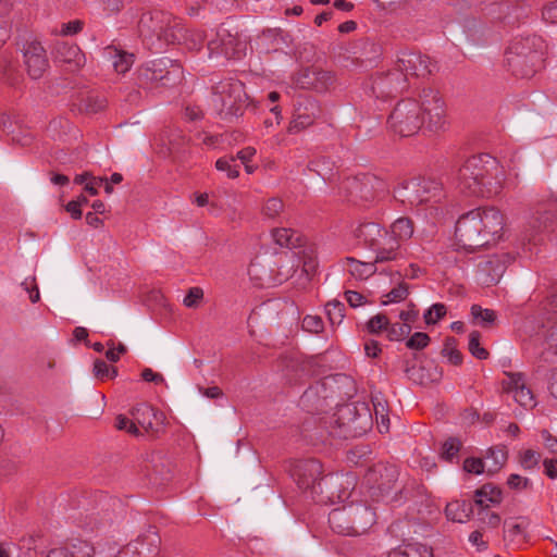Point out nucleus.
<instances>
[{
    "instance_id": "58836bf2",
    "label": "nucleus",
    "mask_w": 557,
    "mask_h": 557,
    "mask_svg": "<svg viewBox=\"0 0 557 557\" xmlns=\"http://www.w3.org/2000/svg\"><path fill=\"white\" fill-rule=\"evenodd\" d=\"M215 169L220 172H225L228 178H236L239 175V165L233 156L219 158L215 161Z\"/></svg>"
},
{
    "instance_id": "774afa93",
    "label": "nucleus",
    "mask_w": 557,
    "mask_h": 557,
    "mask_svg": "<svg viewBox=\"0 0 557 557\" xmlns=\"http://www.w3.org/2000/svg\"><path fill=\"white\" fill-rule=\"evenodd\" d=\"M542 16L546 22L557 24V0H552L543 7Z\"/></svg>"
},
{
    "instance_id": "052dcab7",
    "label": "nucleus",
    "mask_w": 557,
    "mask_h": 557,
    "mask_svg": "<svg viewBox=\"0 0 557 557\" xmlns=\"http://www.w3.org/2000/svg\"><path fill=\"white\" fill-rule=\"evenodd\" d=\"M115 428L121 431H126L132 435H138L139 430L134 419H128L123 414H119L115 419Z\"/></svg>"
},
{
    "instance_id": "5701e85b",
    "label": "nucleus",
    "mask_w": 557,
    "mask_h": 557,
    "mask_svg": "<svg viewBox=\"0 0 557 557\" xmlns=\"http://www.w3.org/2000/svg\"><path fill=\"white\" fill-rule=\"evenodd\" d=\"M371 250L375 255L374 263L396 261L403 257L401 246L388 231L385 232V235L379 239Z\"/></svg>"
},
{
    "instance_id": "f257e3e1",
    "label": "nucleus",
    "mask_w": 557,
    "mask_h": 557,
    "mask_svg": "<svg viewBox=\"0 0 557 557\" xmlns=\"http://www.w3.org/2000/svg\"><path fill=\"white\" fill-rule=\"evenodd\" d=\"M504 225V215L498 209L494 207L473 209L457 220L456 244L466 251H474L476 248L499 240Z\"/></svg>"
},
{
    "instance_id": "a211bd4d",
    "label": "nucleus",
    "mask_w": 557,
    "mask_h": 557,
    "mask_svg": "<svg viewBox=\"0 0 557 557\" xmlns=\"http://www.w3.org/2000/svg\"><path fill=\"white\" fill-rule=\"evenodd\" d=\"M555 210L548 211H537L528 222V226L525 228L524 237L529 240V243L540 242L536 237L544 233H549L554 231L555 224L557 223V194L553 196L552 200Z\"/></svg>"
},
{
    "instance_id": "37998d69",
    "label": "nucleus",
    "mask_w": 557,
    "mask_h": 557,
    "mask_svg": "<svg viewBox=\"0 0 557 557\" xmlns=\"http://www.w3.org/2000/svg\"><path fill=\"white\" fill-rule=\"evenodd\" d=\"M481 334L473 331L469 334V351L471 355L480 360H485L488 357V351L480 344Z\"/></svg>"
},
{
    "instance_id": "a19ab883",
    "label": "nucleus",
    "mask_w": 557,
    "mask_h": 557,
    "mask_svg": "<svg viewBox=\"0 0 557 557\" xmlns=\"http://www.w3.org/2000/svg\"><path fill=\"white\" fill-rule=\"evenodd\" d=\"M284 209V203L280 198H269L262 206L261 213L265 219L277 218Z\"/></svg>"
},
{
    "instance_id": "c85d7f7f",
    "label": "nucleus",
    "mask_w": 557,
    "mask_h": 557,
    "mask_svg": "<svg viewBox=\"0 0 557 557\" xmlns=\"http://www.w3.org/2000/svg\"><path fill=\"white\" fill-rule=\"evenodd\" d=\"M473 513L472 505L466 500H454L446 505V518L453 522L465 523Z\"/></svg>"
},
{
    "instance_id": "0e129e2a",
    "label": "nucleus",
    "mask_w": 557,
    "mask_h": 557,
    "mask_svg": "<svg viewBox=\"0 0 557 557\" xmlns=\"http://www.w3.org/2000/svg\"><path fill=\"white\" fill-rule=\"evenodd\" d=\"M202 297L203 290L200 287H191L189 288L183 302L187 308H194L197 307L198 302L202 299Z\"/></svg>"
},
{
    "instance_id": "f8f14e48",
    "label": "nucleus",
    "mask_w": 557,
    "mask_h": 557,
    "mask_svg": "<svg viewBox=\"0 0 557 557\" xmlns=\"http://www.w3.org/2000/svg\"><path fill=\"white\" fill-rule=\"evenodd\" d=\"M245 49V42L223 26L216 29L214 37L208 42L210 58L240 59Z\"/></svg>"
},
{
    "instance_id": "c9c22d12",
    "label": "nucleus",
    "mask_w": 557,
    "mask_h": 557,
    "mask_svg": "<svg viewBox=\"0 0 557 557\" xmlns=\"http://www.w3.org/2000/svg\"><path fill=\"white\" fill-rule=\"evenodd\" d=\"M376 263L373 262H360L355 259H348V271L349 273L359 280H364L373 275L376 271Z\"/></svg>"
},
{
    "instance_id": "dca6fc26",
    "label": "nucleus",
    "mask_w": 557,
    "mask_h": 557,
    "mask_svg": "<svg viewBox=\"0 0 557 557\" xmlns=\"http://www.w3.org/2000/svg\"><path fill=\"white\" fill-rule=\"evenodd\" d=\"M395 66L404 73L407 79L411 77H426L432 73V63L428 55L418 51H401Z\"/></svg>"
},
{
    "instance_id": "e433bc0d",
    "label": "nucleus",
    "mask_w": 557,
    "mask_h": 557,
    "mask_svg": "<svg viewBox=\"0 0 557 557\" xmlns=\"http://www.w3.org/2000/svg\"><path fill=\"white\" fill-rule=\"evenodd\" d=\"M131 413L137 426H141L146 431L153 428L151 418L154 416V412L151 407L143 405L134 408Z\"/></svg>"
},
{
    "instance_id": "9b49d317",
    "label": "nucleus",
    "mask_w": 557,
    "mask_h": 557,
    "mask_svg": "<svg viewBox=\"0 0 557 557\" xmlns=\"http://www.w3.org/2000/svg\"><path fill=\"white\" fill-rule=\"evenodd\" d=\"M296 88L327 92L335 87L336 76L332 71L319 66H309L299 70L292 76Z\"/></svg>"
},
{
    "instance_id": "2eb2a0df",
    "label": "nucleus",
    "mask_w": 557,
    "mask_h": 557,
    "mask_svg": "<svg viewBox=\"0 0 557 557\" xmlns=\"http://www.w3.org/2000/svg\"><path fill=\"white\" fill-rule=\"evenodd\" d=\"M407 77L395 65L384 73H379L372 78L371 91L376 98H389L406 90Z\"/></svg>"
},
{
    "instance_id": "20e7f679",
    "label": "nucleus",
    "mask_w": 557,
    "mask_h": 557,
    "mask_svg": "<svg viewBox=\"0 0 557 557\" xmlns=\"http://www.w3.org/2000/svg\"><path fill=\"white\" fill-rule=\"evenodd\" d=\"M444 189L441 182L434 178L413 177L401 182L394 190L397 201L411 210L433 211L444 198Z\"/></svg>"
},
{
    "instance_id": "a878e982",
    "label": "nucleus",
    "mask_w": 557,
    "mask_h": 557,
    "mask_svg": "<svg viewBox=\"0 0 557 557\" xmlns=\"http://www.w3.org/2000/svg\"><path fill=\"white\" fill-rule=\"evenodd\" d=\"M329 524L333 532L345 536H358L347 506L334 508L329 513Z\"/></svg>"
},
{
    "instance_id": "09e8293b",
    "label": "nucleus",
    "mask_w": 557,
    "mask_h": 557,
    "mask_svg": "<svg viewBox=\"0 0 557 557\" xmlns=\"http://www.w3.org/2000/svg\"><path fill=\"white\" fill-rule=\"evenodd\" d=\"M461 442L458 438L450 437L448 438L442 447V458L446 461L451 462L454 458L458 456V453L461 449Z\"/></svg>"
},
{
    "instance_id": "72a5a7b5",
    "label": "nucleus",
    "mask_w": 557,
    "mask_h": 557,
    "mask_svg": "<svg viewBox=\"0 0 557 557\" xmlns=\"http://www.w3.org/2000/svg\"><path fill=\"white\" fill-rule=\"evenodd\" d=\"M372 404L379 431L381 433H387L389 431L387 401L381 395H375L372 397Z\"/></svg>"
},
{
    "instance_id": "4c0bfd02",
    "label": "nucleus",
    "mask_w": 557,
    "mask_h": 557,
    "mask_svg": "<svg viewBox=\"0 0 557 557\" xmlns=\"http://www.w3.org/2000/svg\"><path fill=\"white\" fill-rule=\"evenodd\" d=\"M116 518L113 510H109L108 508L103 510V515L100 517V512H98L96 516L92 515L89 518V521L85 523V528L94 531V530H103L110 525H112L114 519Z\"/></svg>"
},
{
    "instance_id": "0eeeda50",
    "label": "nucleus",
    "mask_w": 557,
    "mask_h": 557,
    "mask_svg": "<svg viewBox=\"0 0 557 557\" xmlns=\"http://www.w3.org/2000/svg\"><path fill=\"white\" fill-rule=\"evenodd\" d=\"M416 100L426 127L433 132L444 129L447 125V104L442 92L434 87H423Z\"/></svg>"
},
{
    "instance_id": "5fc2aeb1",
    "label": "nucleus",
    "mask_w": 557,
    "mask_h": 557,
    "mask_svg": "<svg viewBox=\"0 0 557 557\" xmlns=\"http://www.w3.org/2000/svg\"><path fill=\"white\" fill-rule=\"evenodd\" d=\"M524 530L525 525L522 522H509L506 524L505 536L511 542H523L525 540Z\"/></svg>"
},
{
    "instance_id": "2f4dec72",
    "label": "nucleus",
    "mask_w": 557,
    "mask_h": 557,
    "mask_svg": "<svg viewBox=\"0 0 557 557\" xmlns=\"http://www.w3.org/2000/svg\"><path fill=\"white\" fill-rule=\"evenodd\" d=\"M106 54L112 62V66L119 74L126 73L134 63V54L120 50L117 48L108 47Z\"/></svg>"
},
{
    "instance_id": "4468645a",
    "label": "nucleus",
    "mask_w": 557,
    "mask_h": 557,
    "mask_svg": "<svg viewBox=\"0 0 557 557\" xmlns=\"http://www.w3.org/2000/svg\"><path fill=\"white\" fill-rule=\"evenodd\" d=\"M321 114L318 100L311 97H299L294 106L293 117L288 125L289 134H298L312 126Z\"/></svg>"
},
{
    "instance_id": "ea45409f",
    "label": "nucleus",
    "mask_w": 557,
    "mask_h": 557,
    "mask_svg": "<svg viewBox=\"0 0 557 557\" xmlns=\"http://www.w3.org/2000/svg\"><path fill=\"white\" fill-rule=\"evenodd\" d=\"M325 312L332 325H339L345 318V305L337 300L329 301Z\"/></svg>"
},
{
    "instance_id": "9d476101",
    "label": "nucleus",
    "mask_w": 557,
    "mask_h": 557,
    "mask_svg": "<svg viewBox=\"0 0 557 557\" xmlns=\"http://www.w3.org/2000/svg\"><path fill=\"white\" fill-rule=\"evenodd\" d=\"M175 23V16L172 13L153 10L140 16L138 28L145 38L157 37L166 45H175L181 38L180 32H168L169 27H176Z\"/></svg>"
},
{
    "instance_id": "de8ad7c7",
    "label": "nucleus",
    "mask_w": 557,
    "mask_h": 557,
    "mask_svg": "<svg viewBox=\"0 0 557 557\" xmlns=\"http://www.w3.org/2000/svg\"><path fill=\"white\" fill-rule=\"evenodd\" d=\"M94 374L102 381L113 379L117 375V369L109 366L106 361L97 359L94 363Z\"/></svg>"
},
{
    "instance_id": "473e14b6",
    "label": "nucleus",
    "mask_w": 557,
    "mask_h": 557,
    "mask_svg": "<svg viewBox=\"0 0 557 557\" xmlns=\"http://www.w3.org/2000/svg\"><path fill=\"white\" fill-rule=\"evenodd\" d=\"M388 557H433V552L426 545L409 543L392 549Z\"/></svg>"
},
{
    "instance_id": "13d9d810",
    "label": "nucleus",
    "mask_w": 557,
    "mask_h": 557,
    "mask_svg": "<svg viewBox=\"0 0 557 557\" xmlns=\"http://www.w3.org/2000/svg\"><path fill=\"white\" fill-rule=\"evenodd\" d=\"M430 343V336L423 332H416L412 334L406 343L409 349L421 350L425 348Z\"/></svg>"
},
{
    "instance_id": "423d86ee",
    "label": "nucleus",
    "mask_w": 557,
    "mask_h": 557,
    "mask_svg": "<svg viewBox=\"0 0 557 557\" xmlns=\"http://www.w3.org/2000/svg\"><path fill=\"white\" fill-rule=\"evenodd\" d=\"M247 101L244 84L238 79L226 78L215 84L212 102L220 114L237 115Z\"/></svg>"
},
{
    "instance_id": "39448f33",
    "label": "nucleus",
    "mask_w": 557,
    "mask_h": 557,
    "mask_svg": "<svg viewBox=\"0 0 557 557\" xmlns=\"http://www.w3.org/2000/svg\"><path fill=\"white\" fill-rule=\"evenodd\" d=\"M342 188L349 201L363 205L373 202L388 193L387 183L373 174L348 177L343 181Z\"/></svg>"
},
{
    "instance_id": "f03ea898",
    "label": "nucleus",
    "mask_w": 557,
    "mask_h": 557,
    "mask_svg": "<svg viewBox=\"0 0 557 557\" xmlns=\"http://www.w3.org/2000/svg\"><path fill=\"white\" fill-rule=\"evenodd\" d=\"M457 189L475 197L497 195L505 182V171L498 161L490 154L472 156L456 173Z\"/></svg>"
},
{
    "instance_id": "69168bd1",
    "label": "nucleus",
    "mask_w": 557,
    "mask_h": 557,
    "mask_svg": "<svg viewBox=\"0 0 557 557\" xmlns=\"http://www.w3.org/2000/svg\"><path fill=\"white\" fill-rule=\"evenodd\" d=\"M546 341H547V349L546 351L543 354L545 360L548 359V355L550 354V351L554 349V354L557 355V322H555L548 330L547 332V336H546Z\"/></svg>"
},
{
    "instance_id": "ddd939ff",
    "label": "nucleus",
    "mask_w": 557,
    "mask_h": 557,
    "mask_svg": "<svg viewBox=\"0 0 557 557\" xmlns=\"http://www.w3.org/2000/svg\"><path fill=\"white\" fill-rule=\"evenodd\" d=\"M161 537L156 527L140 533L134 541L122 548L116 557H159Z\"/></svg>"
},
{
    "instance_id": "79ce46f5",
    "label": "nucleus",
    "mask_w": 557,
    "mask_h": 557,
    "mask_svg": "<svg viewBox=\"0 0 557 557\" xmlns=\"http://www.w3.org/2000/svg\"><path fill=\"white\" fill-rule=\"evenodd\" d=\"M409 295L408 285L399 283L389 293L384 295V299L381 301L382 305L386 306L389 304L400 302L405 300Z\"/></svg>"
},
{
    "instance_id": "b1692460",
    "label": "nucleus",
    "mask_w": 557,
    "mask_h": 557,
    "mask_svg": "<svg viewBox=\"0 0 557 557\" xmlns=\"http://www.w3.org/2000/svg\"><path fill=\"white\" fill-rule=\"evenodd\" d=\"M54 58L57 61L66 64L69 70L73 72L82 69L86 63L85 54L74 44L58 42L54 49Z\"/></svg>"
},
{
    "instance_id": "8fccbe9b",
    "label": "nucleus",
    "mask_w": 557,
    "mask_h": 557,
    "mask_svg": "<svg viewBox=\"0 0 557 557\" xmlns=\"http://www.w3.org/2000/svg\"><path fill=\"white\" fill-rule=\"evenodd\" d=\"M447 313L446 306L444 304H434L424 313L423 318L426 324H436Z\"/></svg>"
},
{
    "instance_id": "c756f323",
    "label": "nucleus",
    "mask_w": 557,
    "mask_h": 557,
    "mask_svg": "<svg viewBox=\"0 0 557 557\" xmlns=\"http://www.w3.org/2000/svg\"><path fill=\"white\" fill-rule=\"evenodd\" d=\"M362 409L364 410V413L361 414V413H358V417H354L355 413L357 412V406L352 405V404H347V405H344L342 406L338 411H337V420H345L347 419L348 421L345 422L343 421L342 422V425L347 428L348 430L345 432V436L350 432V429H352V426L350 425L351 423H355L356 421L358 420H363V424L364 425H368L371 421V414L368 413V409L366 408L364 405H362Z\"/></svg>"
},
{
    "instance_id": "338daca9",
    "label": "nucleus",
    "mask_w": 557,
    "mask_h": 557,
    "mask_svg": "<svg viewBox=\"0 0 557 557\" xmlns=\"http://www.w3.org/2000/svg\"><path fill=\"white\" fill-rule=\"evenodd\" d=\"M70 553L73 557H92L95 549L90 544L81 542L78 545H73Z\"/></svg>"
},
{
    "instance_id": "a18cd8bd",
    "label": "nucleus",
    "mask_w": 557,
    "mask_h": 557,
    "mask_svg": "<svg viewBox=\"0 0 557 557\" xmlns=\"http://www.w3.org/2000/svg\"><path fill=\"white\" fill-rule=\"evenodd\" d=\"M487 461H492L491 466L488 467V472H496L498 471L506 462L507 460V453L503 448H493L488 450V454L486 456Z\"/></svg>"
},
{
    "instance_id": "4be33fe9",
    "label": "nucleus",
    "mask_w": 557,
    "mask_h": 557,
    "mask_svg": "<svg viewBox=\"0 0 557 557\" xmlns=\"http://www.w3.org/2000/svg\"><path fill=\"white\" fill-rule=\"evenodd\" d=\"M24 62L32 78L38 79L44 75L48 69V59L40 42L32 41L25 46Z\"/></svg>"
},
{
    "instance_id": "cd10ccee",
    "label": "nucleus",
    "mask_w": 557,
    "mask_h": 557,
    "mask_svg": "<svg viewBox=\"0 0 557 557\" xmlns=\"http://www.w3.org/2000/svg\"><path fill=\"white\" fill-rule=\"evenodd\" d=\"M386 231L377 223L367 222L356 228L355 236L371 250Z\"/></svg>"
},
{
    "instance_id": "49530a36",
    "label": "nucleus",
    "mask_w": 557,
    "mask_h": 557,
    "mask_svg": "<svg viewBox=\"0 0 557 557\" xmlns=\"http://www.w3.org/2000/svg\"><path fill=\"white\" fill-rule=\"evenodd\" d=\"M478 521L491 529H496L500 524V516L490 508L478 509L476 511Z\"/></svg>"
},
{
    "instance_id": "f704fd0d",
    "label": "nucleus",
    "mask_w": 557,
    "mask_h": 557,
    "mask_svg": "<svg viewBox=\"0 0 557 557\" xmlns=\"http://www.w3.org/2000/svg\"><path fill=\"white\" fill-rule=\"evenodd\" d=\"M272 237L275 244H277L281 247H286L289 249L300 246L301 243V237L299 233L286 227L273 230Z\"/></svg>"
},
{
    "instance_id": "aec40b11",
    "label": "nucleus",
    "mask_w": 557,
    "mask_h": 557,
    "mask_svg": "<svg viewBox=\"0 0 557 557\" xmlns=\"http://www.w3.org/2000/svg\"><path fill=\"white\" fill-rule=\"evenodd\" d=\"M508 256L505 253L493 255L478 263V280L484 285H495L506 271Z\"/></svg>"
},
{
    "instance_id": "3c124183",
    "label": "nucleus",
    "mask_w": 557,
    "mask_h": 557,
    "mask_svg": "<svg viewBox=\"0 0 557 557\" xmlns=\"http://www.w3.org/2000/svg\"><path fill=\"white\" fill-rule=\"evenodd\" d=\"M185 38L180 45H184L189 50H198L201 48L205 37L201 32L184 29Z\"/></svg>"
},
{
    "instance_id": "603ef678",
    "label": "nucleus",
    "mask_w": 557,
    "mask_h": 557,
    "mask_svg": "<svg viewBox=\"0 0 557 557\" xmlns=\"http://www.w3.org/2000/svg\"><path fill=\"white\" fill-rule=\"evenodd\" d=\"M411 332V325L408 323H393L387 327V337L391 341H401Z\"/></svg>"
},
{
    "instance_id": "bb28decb",
    "label": "nucleus",
    "mask_w": 557,
    "mask_h": 557,
    "mask_svg": "<svg viewBox=\"0 0 557 557\" xmlns=\"http://www.w3.org/2000/svg\"><path fill=\"white\" fill-rule=\"evenodd\" d=\"M473 498L479 509L491 508L502 503L503 493L500 488L493 484H484L474 492Z\"/></svg>"
},
{
    "instance_id": "e2e57ef3",
    "label": "nucleus",
    "mask_w": 557,
    "mask_h": 557,
    "mask_svg": "<svg viewBox=\"0 0 557 557\" xmlns=\"http://www.w3.org/2000/svg\"><path fill=\"white\" fill-rule=\"evenodd\" d=\"M485 465L480 458H467L463 461V470L468 473L481 474L484 472Z\"/></svg>"
},
{
    "instance_id": "7c9ffc66",
    "label": "nucleus",
    "mask_w": 557,
    "mask_h": 557,
    "mask_svg": "<svg viewBox=\"0 0 557 557\" xmlns=\"http://www.w3.org/2000/svg\"><path fill=\"white\" fill-rule=\"evenodd\" d=\"M387 231L401 246L404 243L408 242L414 233L413 221L407 216L398 218L391 224Z\"/></svg>"
},
{
    "instance_id": "680f3d73",
    "label": "nucleus",
    "mask_w": 557,
    "mask_h": 557,
    "mask_svg": "<svg viewBox=\"0 0 557 557\" xmlns=\"http://www.w3.org/2000/svg\"><path fill=\"white\" fill-rule=\"evenodd\" d=\"M22 287L28 293L29 299L33 304L40 299L39 288L35 277H27L22 283Z\"/></svg>"
},
{
    "instance_id": "bf43d9fd",
    "label": "nucleus",
    "mask_w": 557,
    "mask_h": 557,
    "mask_svg": "<svg viewBox=\"0 0 557 557\" xmlns=\"http://www.w3.org/2000/svg\"><path fill=\"white\" fill-rule=\"evenodd\" d=\"M388 325V318L383 313H379L369 320L368 330L370 333L377 334L383 330L387 331Z\"/></svg>"
},
{
    "instance_id": "393cba45",
    "label": "nucleus",
    "mask_w": 557,
    "mask_h": 557,
    "mask_svg": "<svg viewBox=\"0 0 557 557\" xmlns=\"http://www.w3.org/2000/svg\"><path fill=\"white\" fill-rule=\"evenodd\" d=\"M358 536L364 534L375 523V512L366 504L346 505Z\"/></svg>"
},
{
    "instance_id": "1a4fd4ad",
    "label": "nucleus",
    "mask_w": 557,
    "mask_h": 557,
    "mask_svg": "<svg viewBox=\"0 0 557 557\" xmlns=\"http://www.w3.org/2000/svg\"><path fill=\"white\" fill-rule=\"evenodd\" d=\"M181 65L168 58H160L146 62L138 69L137 81L143 87H150L157 84L169 86L181 79Z\"/></svg>"
},
{
    "instance_id": "7ed1b4c3",
    "label": "nucleus",
    "mask_w": 557,
    "mask_h": 557,
    "mask_svg": "<svg viewBox=\"0 0 557 557\" xmlns=\"http://www.w3.org/2000/svg\"><path fill=\"white\" fill-rule=\"evenodd\" d=\"M548 46L541 36L516 37L506 50V66L518 78H531L545 67Z\"/></svg>"
},
{
    "instance_id": "6e6d98bb",
    "label": "nucleus",
    "mask_w": 557,
    "mask_h": 557,
    "mask_svg": "<svg viewBox=\"0 0 557 557\" xmlns=\"http://www.w3.org/2000/svg\"><path fill=\"white\" fill-rule=\"evenodd\" d=\"M541 455L533 449H525L520 453V465L525 470H531L537 467Z\"/></svg>"
},
{
    "instance_id": "c03bdc74",
    "label": "nucleus",
    "mask_w": 557,
    "mask_h": 557,
    "mask_svg": "<svg viewBox=\"0 0 557 557\" xmlns=\"http://www.w3.org/2000/svg\"><path fill=\"white\" fill-rule=\"evenodd\" d=\"M471 314L474 319L479 320L482 326H487L494 323L496 320V312L492 309H483L479 305L471 307Z\"/></svg>"
},
{
    "instance_id": "412c9836",
    "label": "nucleus",
    "mask_w": 557,
    "mask_h": 557,
    "mask_svg": "<svg viewBox=\"0 0 557 557\" xmlns=\"http://www.w3.org/2000/svg\"><path fill=\"white\" fill-rule=\"evenodd\" d=\"M248 275L255 285L259 287L274 286L286 280V276L283 277L278 273L275 274L270 260L260 258H256L250 262Z\"/></svg>"
},
{
    "instance_id": "6ab92c4d",
    "label": "nucleus",
    "mask_w": 557,
    "mask_h": 557,
    "mask_svg": "<svg viewBox=\"0 0 557 557\" xmlns=\"http://www.w3.org/2000/svg\"><path fill=\"white\" fill-rule=\"evenodd\" d=\"M505 374L507 379L503 381L504 391L513 394L515 400L520 406L527 409L535 407V398L527 386L524 374L521 372H506Z\"/></svg>"
},
{
    "instance_id": "864d4df0",
    "label": "nucleus",
    "mask_w": 557,
    "mask_h": 557,
    "mask_svg": "<svg viewBox=\"0 0 557 557\" xmlns=\"http://www.w3.org/2000/svg\"><path fill=\"white\" fill-rule=\"evenodd\" d=\"M301 327L304 331L319 334L324 329V323L319 315L307 314L301 322Z\"/></svg>"
},
{
    "instance_id": "f3484780",
    "label": "nucleus",
    "mask_w": 557,
    "mask_h": 557,
    "mask_svg": "<svg viewBox=\"0 0 557 557\" xmlns=\"http://www.w3.org/2000/svg\"><path fill=\"white\" fill-rule=\"evenodd\" d=\"M290 473L297 485L302 490H315L322 479V465L317 459L298 460L293 465Z\"/></svg>"
},
{
    "instance_id": "6e6552de",
    "label": "nucleus",
    "mask_w": 557,
    "mask_h": 557,
    "mask_svg": "<svg viewBox=\"0 0 557 557\" xmlns=\"http://www.w3.org/2000/svg\"><path fill=\"white\" fill-rule=\"evenodd\" d=\"M389 128L403 137L418 133L425 125L416 99H403L393 109L387 119Z\"/></svg>"
},
{
    "instance_id": "4d7b16f0",
    "label": "nucleus",
    "mask_w": 557,
    "mask_h": 557,
    "mask_svg": "<svg viewBox=\"0 0 557 557\" xmlns=\"http://www.w3.org/2000/svg\"><path fill=\"white\" fill-rule=\"evenodd\" d=\"M454 338H448L445 343V346L443 348V355L447 357L448 361L454 366H459L462 362V355L461 352L456 349V347L453 345Z\"/></svg>"
}]
</instances>
